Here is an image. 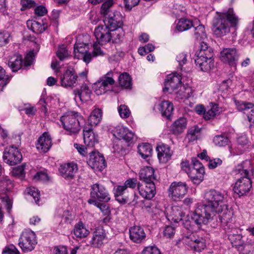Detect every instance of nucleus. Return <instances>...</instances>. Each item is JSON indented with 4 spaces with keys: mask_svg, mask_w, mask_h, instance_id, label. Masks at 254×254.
Returning a JSON list of instances; mask_svg holds the SVG:
<instances>
[{
    "mask_svg": "<svg viewBox=\"0 0 254 254\" xmlns=\"http://www.w3.org/2000/svg\"><path fill=\"white\" fill-rule=\"evenodd\" d=\"M204 199L205 203L199 205L191 216L192 220L198 227L216 219L217 212L221 210L226 204L225 195L213 189L204 192Z\"/></svg>",
    "mask_w": 254,
    "mask_h": 254,
    "instance_id": "obj_1",
    "label": "nucleus"
},
{
    "mask_svg": "<svg viewBox=\"0 0 254 254\" xmlns=\"http://www.w3.org/2000/svg\"><path fill=\"white\" fill-rule=\"evenodd\" d=\"M216 14L213 20L212 30L217 37L228 34L230 28L236 26L238 23V19L231 8L222 12H216Z\"/></svg>",
    "mask_w": 254,
    "mask_h": 254,
    "instance_id": "obj_2",
    "label": "nucleus"
},
{
    "mask_svg": "<svg viewBox=\"0 0 254 254\" xmlns=\"http://www.w3.org/2000/svg\"><path fill=\"white\" fill-rule=\"evenodd\" d=\"M81 115L75 111L66 112L61 117V122L64 128L70 132V134L78 133L81 129V122L83 121Z\"/></svg>",
    "mask_w": 254,
    "mask_h": 254,
    "instance_id": "obj_3",
    "label": "nucleus"
},
{
    "mask_svg": "<svg viewBox=\"0 0 254 254\" xmlns=\"http://www.w3.org/2000/svg\"><path fill=\"white\" fill-rule=\"evenodd\" d=\"M90 198L88 202L91 204H98L97 201L108 202L110 200L108 191L105 187L99 183H96L91 186Z\"/></svg>",
    "mask_w": 254,
    "mask_h": 254,
    "instance_id": "obj_4",
    "label": "nucleus"
},
{
    "mask_svg": "<svg viewBox=\"0 0 254 254\" xmlns=\"http://www.w3.org/2000/svg\"><path fill=\"white\" fill-rule=\"evenodd\" d=\"M36 235L31 230L22 232L19 240V246L24 252H29L34 250L37 244Z\"/></svg>",
    "mask_w": 254,
    "mask_h": 254,
    "instance_id": "obj_5",
    "label": "nucleus"
},
{
    "mask_svg": "<svg viewBox=\"0 0 254 254\" xmlns=\"http://www.w3.org/2000/svg\"><path fill=\"white\" fill-rule=\"evenodd\" d=\"M2 158L5 163L14 166L21 162L22 156L18 148L12 145L5 148Z\"/></svg>",
    "mask_w": 254,
    "mask_h": 254,
    "instance_id": "obj_6",
    "label": "nucleus"
},
{
    "mask_svg": "<svg viewBox=\"0 0 254 254\" xmlns=\"http://www.w3.org/2000/svg\"><path fill=\"white\" fill-rule=\"evenodd\" d=\"M188 188L186 183L174 182L170 186L169 195L174 201H178L184 197L187 192Z\"/></svg>",
    "mask_w": 254,
    "mask_h": 254,
    "instance_id": "obj_7",
    "label": "nucleus"
},
{
    "mask_svg": "<svg viewBox=\"0 0 254 254\" xmlns=\"http://www.w3.org/2000/svg\"><path fill=\"white\" fill-rule=\"evenodd\" d=\"M221 209L219 212H217V214H220L219 217L221 226L224 230H229L231 228L234 227L233 223V212L230 208H228L227 204L225 207L222 208Z\"/></svg>",
    "mask_w": 254,
    "mask_h": 254,
    "instance_id": "obj_8",
    "label": "nucleus"
},
{
    "mask_svg": "<svg viewBox=\"0 0 254 254\" xmlns=\"http://www.w3.org/2000/svg\"><path fill=\"white\" fill-rule=\"evenodd\" d=\"M113 73L108 72L95 84V92L97 95H101L105 93L107 90L109 85H113L115 80L112 78Z\"/></svg>",
    "mask_w": 254,
    "mask_h": 254,
    "instance_id": "obj_9",
    "label": "nucleus"
},
{
    "mask_svg": "<svg viewBox=\"0 0 254 254\" xmlns=\"http://www.w3.org/2000/svg\"><path fill=\"white\" fill-rule=\"evenodd\" d=\"M208 54L206 56H204V54H200V56H195V63L201 70L203 71H208L214 66V62L212 57L213 54Z\"/></svg>",
    "mask_w": 254,
    "mask_h": 254,
    "instance_id": "obj_10",
    "label": "nucleus"
},
{
    "mask_svg": "<svg viewBox=\"0 0 254 254\" xmlns=\"http://www.w3.org/2000/svg\"><path fill=\"white\" fill-rule=\"evenodd\" d=\"M183 241L184 243L188 245L190 248L198 252H201L206 246L205 240L202 237H198L192 234L183 237Z\"/></svg>",
    "mask_w": 254,
    "mask_h": 254,
    "instance_id": "obj_11",
    "label": "nucleus"
},
{
    "mask_svg": "<svg viewBox=\"0 0 254 254\" xmlns=\"http://www.w3.org/2000/svg\"><path fill=\"white\" fill-rule=\"evenodd\" d=\"M87 164L95 171H102L106 167L105 160L98 152L92 151L89 153Z\"/></svg>",
    "mask_w": 254,
    "mask_h": 254,
    "instance_id": "obj_12",
    "label": "nucleus"
},
{
    "mask_svg": "<svg viewBox=\"0 0 254 254\" xmlns=\"http://www.w3.org/2000/svg\"><path fill=\"white\" fill-rule=\"evenodd\" d=\"M94 33L96 41L100 45H105L111 41V29L107 25L96 27Z\"/></svg>",
    "mask_w": 254,
    "mask_h": 254,
    "instance_id": "obj_13",
    "label": "nucleus"
},
{
    "mask_svg": "<svg viewBox=\"0 0 254 254\" xmlns=\"http://www.w3.org/2000/svg\"><path fill=\"white\" fill-rule=\"evenodd\" d=\"M252 188V182L247 177H243L236 182L233 190L239 196L246 195Z\"/></svg>",
    "mask_w": 254,
    "mask_h": 254,
    "instance_id": "obj_14",
    "label": "nucleus"
},
{
    "mask_svg": "<svg viewBox=\"0 0 254 254\" xmlns=\"http://www.w3.org/2000/svg\"><path fill=\"white\" fill-rule=\"evenodd\" d=\"M237 109L239 111L243 112L247 116L248 120L251 123H254V105L250 102H246L242 101H235Z\"/></svg>",
    "mask_w": 254,
    "mask_h": 254,
    "instance_id": "obj_15",
    "label": "nucleus"
},
{
    "mask_svg": "<svg viewBox=\"0 0 254 254\" xmlns=\"http://www.w3.org/2000/svg\"><path fill=\"white\" fill-rule=\"evenodd\" d=\"M77 77L74 70L72 68H68L61 76V85L64 87H74Z\"/></svg>",
    "mask_w": 254,
    "mask_h": 254,
    "instance_id": "obj_16",
    "label": "nucleus"
},
{
    "mask_svg": "<svg viewBox=\"0 0 254 254\" xmlns=\"http://www.w3.org/2000/svg\"><path fill=\"white\" fill-rule=\"evenodd\" d=\"M77 171V165L73 162L63 164L59 168L61 175L67 180L74 179Z\"/></svg>",
    "mask_w": 254,
    "mask_h": 254,
    "instance_id": "obj_17",
    "label": "nucleus"
},
{
    "mask_svg": "<svg viewBox=\"0 0 254 254\" xmlns=\"http://www.w3.org/2000/svg\"><path fill=\"white\" fill-rule=\"evenodd\" d=\"M239 56L237 50L234 48L224 49L220 53L221 60L232 66L236 64Z\"/></svg>",
    "mask_w": 254,
    "mask_h": 254,
    "instance_id": "obj_18",
    "label": "nucleus"
},
{
    "mask_svg": "<svg viewBox=\"0 0 254 254\" xmlns=\"http://www.w3.org/2000/svg\"><path fill=\"white\" fill-rule=\"evenodd\" d=\"M104 18L105 25H107L110 29L121 27L123 25L122 16L118 11L111 12Z\"/></svg>",
    "mask_w": 254,
    "mask_h": 254,
    "instance_id": "obj_19",
    "label": "nucleus"
},
{
    "mask_svg": "<svg viewBox=\"0 0 254 254\" xmlns=\"http://www.w3.org/2000/svg\"><path fill=\"white\" fill-rule=\"evenodd\" d=\"M157 156L159 161L163 163H167L171 158L173 151L170 147L164 143H160L156 147Z\"/></svg>",
    "mask_w": 254,
    "mask_h": 254,
    "instance_id": "obj_20",
    "label": "nucleus"
},
{
    "mask_svg": "<svg viewBox=\"0 0 254 254\" xmlns=\"http://www.w3.org/2000/svg\"><path fill=\"white\" fill-rule=\"evenodd\" d=\"M138 190L140 195L144 198L151 199L156 193L155 183L138 184Z\"/></svg>",
    "mask_w": 254,
    "mask_h": 254,
    "instance_id": "obj_21",
    "label": "nucleus"
},
{
    "mask_svg": "<svg viewBox=\"0 0 254 254\" xmlns=\"http://www.w3.org/2000/svg\"><path fill=\"white\" fill-rule=\"evenodd\" d=\"M181 75L177 73H173L167 76L165 82L163 91H171L182 84Z\"/></svg>",
    "mask_w": 254,
    "mask_h": 254,
    "instance_id": "obj_22",
    "label": "nucleus"
},
{
    "mask_svg": "<svg viewBox=\"0 0 254 254\" xmlns=\"http://www.w3.org/2000/svg\"><path fill=\"white\" fill-rule=\"evenodd\" d=\"M52 145V138L50 134L45 132L38 139L36 147L42 152H47L50 149Z\"/></svg>",
    "mask_w": 254,
    "mask_h": 254,
    "instance_id": "obj_23",
    "label": "nucleus"
},
{
    "mask_svg": "<svg viewBox=\"0 0 254 254\" xmlns=\"http://www.w3.org/2000/svg\"><path fill=\"white\" fill-rule=\"evenodd\" d=\"M84 142L88 147H93L98 142V135L95 134L91 127H84L83 129Z\"/></svg>",
    "mask_w": 254,
    "mask_h": 254,
    "instance_id": "obj_24",
    "label": "nucleus"
},
{
    "mask_svg": "<svg viewBox=\"0 0 254 254\" xmlns=\"http://www.w3.org/2000/svg\"><path fill=\"white\" fill-rule=\"evenodd\" d=\"M154 172L155 170L150 167L142 168L139 173V179L144 183H155L154 181L156 180V178Z\"/></svg>",
    "mask_w": 254,
    "mask_h": 254,
    "instance_id": "obj_25",
    "label": "nucleus"
},
{
    "mask_svg": "<svg viewBox=\"0 0 254 254\" xmlns=\"http://www.w3.org/2000/svg\"><path fill=\"white\" fill-rule=\"evenodd\" d=\"M234 231H236L237 234H234L233 231H228V239L233 246L239 248L240 247L243 246L244 241L242 240V236L241 234V230L235 227L231 228Z\"/></svg>",
    "mask_w": 254,
    "mask_h": 254,
    "instance_id": "obj_26",
    "label": "nucleus"
},
{
    "mask_svg": "<svg viewBox=\"0 0 254 254\" xmlns=\"http://www.w3.org/2000/svg\"><path fill=\"white\" fill-rule=\"evenodd\" d=\"M129 237L133 242L140 243L145 240L146 234L142 228L135 226L130 228Z\"/></svg>",
    "mask_w": 254,
    "mask_h": 254,
    "instance_id": "obj_27",
    "label": "nucleus"
},
{
    "mask_svg": "<svg viewBox=\"0 0 254 254\" xmlns=\"http://www.w3.org/2000/svg\"><path fill=\"white\" fill-rule=\"evenodd\" d=\"M105 237L104 230L102 228H98L93 232L91 244L94 247L99 248L103 245Z\"/></svg>",
    "mask_w": 254,
    "mask_h": 254,
    "instance_id": "obj_28",
    "label": "nucleus"
},
{
    "mask_svg": "<svg viewBox=\"0 0 254 254\" xmlns=\"http://www.w3.org/2000/svg\"><path fill=\"white\" fill-rule=\"evenodd\" d=\"M234 171L236 173L243 175V177H248L250 172L253 171V166L250 160H246L236 166Z\"/></svg>",
    "mask_w": 254,
    "mask_h": 254,
    "instance_id": "obj_29",
    "label": "nucleus"
},
{
    "mask_svg": "<svg viewBox=\"0 0 254 254\" xmlns=\"http://www.w3.org/2000/svg\"><path fill=\"white\" fill-rule=\"evenodd\" d=\"M73 93L75 99L78 97L81 101L86 102L90 99L91 91L86 84H83L80 90L74 89Z\"/></svg>",
    "mask_w": 254,
    "mask_h": 254,
    "instance_id": "obj_30",
    "label": "nucleus"
},
{
    "mask_svg": "<svg viewBox=\"0 0 254 254\" xmlns=\"http://www.w3.org/2000/svg\"><path fill=\"white\" fill-rule=\"evenodd\" d=\"M187 123L186 118H180L172 125L171 131L175 134H179L183 132L187 127Z\"/></svg>",
    "mask_w": 254,
    "mask_h": 254,
    "instance_id": "obj_31",
    "label": "nucleus"
},
{
    "mask_svg": "<svg viewBox=\"0 0 254 254\" xmlns=\"http://www.w3.org/2000/svg\"><path fill=\"white\" fill-rule=\"evenodd\" d=\"M22 64V56L18 54H15L9 58L7 64L12 71L15 72L21 68Z\"/></svg>",
    "mask_w": 254,
    "mask_h": 254,
    "instance_id": "obj_32",
    "label": "nucleus"
},
{
    "mask_svg": "<svg viewBox=\"0 0 254 254\" xmlns=\"http://www.w3.org/2000/svg\"><path fill=\"white\" fill-rule=\"evenodd\" d=\"M159 110L163 117L169 119L174 110L173 104L169 101H163L159 105Z\"/></svg>",
    "mask_w": 254,
    "mask_h": 254,
    "instance_id": "obj_33",
    "label": "nucleus"
},
{
    "mask_svg": "<svg viewBox=\"0 0 254 254\" xmlns=\"http://www.w3.org/2000/svg\"><path fill=\"white\" fill-rule=\"evenodd\" d=\"M126 188L124 185H117L114 189V193L116 200L122 204H125L127 203L129 200L127 197H123L122 195L124 194Z\"/></svg>",
    "mask_w": 254,
    "mask_h": 254,
    "instance_id": "obj_34",
    "label": "nucleus"
},
{
    "mask_svg": "<svg viewBox=\"0 0 254 254\" xmlns=\"http://www.w3.org/2000/svg\"><path fill=\"white\" fill-rule=\"evenodd\" d=\"M27 26L34 33L40 34L44 32L47 27L42 21L39 22L36 20L28 21Z\"/></svg>",
    "mask_w": 254,
    "mask_h": 254,
    "instance_id": "obj_35",
    "label": "nucleus"
},
{
    "mask_svg": "<svg viewBox=\"0 0 254 254\" xmlns=\"http://www.w3.org/2000/svg\"><path fill=\"white\" fill-rule=\"evenodd\" d=\"M184 216V213L182 211L181 208L178 206H173L169 212L168 219L170 221L178 223L182 219Z\"/></svg>",
    "mask_w": 254,
    "mask_h": 254,
    "instance_id": "obj_36",
    "label": "nucleus"
},
{
    "mask_svg": "<svg viewBox=\"0 0 254 254\" xmlns=\"http://www.w3.org/2000/svg\"><path fill=\"white\" fill-rule=\"evenodd\" d=\"M73 234L77 238H83L89 235V231L86 229L82 222L80 221L75 225Z\"/></svg>",
    "mask_w": 254,
    "mask_h": 254,
    "instance_id": "obj_37",
    "label": "nucleus"
},
{
    "mask_svg": "<svg viewBox=\"0 0 254 254\" xmlns=\"http://www.w3.org/2000/svg\"><path fill=\"white\" fill-rule=\"evenodd\" d=\"M208 108V110L204 112V119L205 120H208L213 119L221 111L218 105L214 103H210Z\"/></svg>",
    "mask_w": 254,
    "mask_h": 254,
    "instance_id": "obj_38",
    "label": "nucleus"
},
{
    "mask_svg": "<svg viewBox=\"0 0 254 254\" xmlns=\"http://www.w3.org/2000/svg\"><path fill=\"white\" fill-rule=\"evenodd\" d=\"M204 174V172H202V170L199 172L194 169H191L188 175L194 184L198 185L203 181Z\"/></svg>",
    "mask_w": 254,
    "mask_h": 254,
    "instance_id": "obj_39",
    "label": "nucleus"
},
{
    "mask_svg": "<svg viewBox=\"0 0 254 254\" xmlns=\"http://www.w3.org/2000/svg\"><path fill=\"white\" fill-rule=\"evenodd\" d=\"M102 118V111L99 108L94 109L88 118V122L91 126H96L101 121Z\"/></svg>",
    "mask_w": 254,
    "mask_h": 254,
    "instance_id": "obj_40",
    "label": "nucleus"
},
{
    "mask_svg": "<svg viewBox=\"0 0 254 254\" xmlns=\"http://www.w3.org/2000/svg\"><path fill=\"white\" fill-rule=\"evenodd\" d=\"M124 35L125 32L122 27L111 29V41L113 43L120 42L123 40Z\"/></svg>",
    "mask_w": 254,
    "mask_h": 254,
    "instance_id": "obj_41",
    "label": "nucleus"
},
{
    "mask_svg": "<svg viewBox=\"0 0 254 254\" xmlns=\"http://www.w3.org/2000/svg\"><path fill=\"white\" fill-rule=\"evenodd\" d=\"M189 88H186L182 84L176 87L175 89L172 90L169 92L171 94L176 95V97L179 99H183L188 98L189 96Z\"/></svg>",
    "mask_w": 254,
    "mask_h": 254,
    "instance_id": "obj_42",
    "label": "nucleus"
},
{
    "mask_svg": "<svg viewBox=\"0 0 254 254\" xmlns=\"http://www.w3.org/2000/svg\"><path fill=\"white\" fill-rule=\"evenodd\" d=\"M152 148L149 143H142L138 146V152L144 159H145L151 155Z\"/></svg>",
    "mask_w": 254,
    "mask_h": 254,
    "instance_id": "obj_43",
    "label": "nucleus"
},
{
    "mask_svg": "<svg viewBox=\"0 0 254 254\" xmlns=\"http://www.w3.org/2000/svg\"><path fill=\"white\" fill-rule=\"evenodd\" d=\"M193 26L192 22L188 19L182 18L178 20L177 23L176 29L180 32H183L188 30L191 27Z\"/></svg>",
    "mask_w": 254,
    "mask_h": 254,
    "instance_id": "obj_44",
    "label": "nucleus"
},
{
    "mask_svg": "<svg viewBox=\"0 0 254 254\" xmlns=\"http://www.w3.org/2000/svg\"><path fill=\"white\" fill-rule=\"evenodd\" d=\"M113 4V0H107L102 4L100 13L104 17L108 15H109L111 12L116 11L115 10L112 9V7Z\"/></svg>",
    "mask_w": 254,
    "mask_h": 254,
    "instance_id": "obj_45",
    "label": "nucleus"
},
{
    "mask_svg": "<svg viewBox=\"0 0 254 254\" xmlns=\"http://www.w3.org/2000/svg\"><path fill=\"white\" fill-rule=\"evenodd\" d=\"M120 85L123 88L127 89L131 86V79L129 75L127 72H124L119 77Z\"/></svg>",
    "mask_w": 254,
    "mask_h": 254,
    "instance_id": "obj_46",
    "label": "nucleus"
},
{
    "mask_svg": "<svg viewBox=\"0 0 254 254\" xmlns=\"http://www.w3.org/2000/svg\"><path fill=\"white\" fill-rule=\"evenodd\" d=\"M193 37L196 40H204L206 38L205 28L202 24L194 28Z\"/></svg>",
    "mask_w": 254,
    "mask_h": 254,
    "instance_id": "obj_47",
    "label": "nucleus"
},
{
    "mask_svg": "<svg viewBox=\"0 0 254 254\" xmlns=\"http://www.w3.org/2000/svg\"><path fill=\"white\" fill-rule=\"evenodd\" d=\"M125 133H124L123 137L122 139L127 143V145H130L133 144L136 140V136L134 133L127 128Z\"/></svg>",
    "mask_w": 254,
    "mask_h": 254,
    "instance_id": "obj_48",
    "label": "nucleus"
},
{
    "mask_svg": "<svg viewBox=\"0 0 254 254\" xmlns=\"http://www.w3.org/2000/svg\"><path fill=\"white\" fill-rule=\"evenodd\" d=\"M200 129L197 127H193L190 128L187 134V137L188 138L189 141H193L196 140L198 136L200 134Z\"/></svg>",
    "mask_w": 254,
    "mask_h": 254,
    "instance_id": "obj_49",
    "label": "nucleus"
},
{
    "mask_svg": "<svg viewBox=\"0 0 254 254\" xmlns=\"http://www.w3.org/2000/svg\"><path fill=\"white\" fill-rule=\"evenodd\" d=\"M229 141V138L224 135H217L213 138V142L215 144L219 146H225L228 143Z\"/></svg>",
    "mask_w": 254,
    "mask_h": 254,
    "instance_id": "obj_50",
    "label": "nucleus"
},
{
    "mask_svg": "<svg viewBox=\"0 0 254 254\" xmlns=\"http://www.w3.org/2000/svg\"><path fill=\"white\" fill-rule=\"evenodd\" d=\"M200 44V49L199 51L195 54V56H200V54H202V53L204 54V55H207L208 54L207 52H209L210 54H213L212 49L208 46V44L206 43V42L202 40Z\"/></svg>",
    "mask_w": 254,
    "mask_h": 254,
    "instance_id": "obj_51",
    "label": "nucleus"
},
{
    "mask_svg": "<svg viewBox=\"0 0 254 254\" xmlns=\"http://www.w3.org/2000/svg\"><path fill=\"white\" fill-rule=\"evenodd\" d=\"M26 192L29 195L33 197L35 203L37 204L40 197V192L38 189L31 187L27 189Z\"/></svg>",
    "mask_w": 254,
    "mask_h": 254,
    "instance_id": "obj_52",
    "label": "nucleus"
},
{
    "mask_svg": "<svg viewBox=\"0 0 254 254\" xmlns=\"http://www.w3.org/2000/svg\"><path fill=\"white\" fill-rule=\"evenodd\" d=\"M69 55V53L68 50L64 46L60 47L57 52V56L61 61L68 58Z\"/></svg>",
    "mask_w": 254,
    "mask_h": 254,
    "instance_id": "obj_53",
    "label": "nucleus"
},
{
    "mask_svg": "<svg viewBox=\"0 0 254 254\" xmlns=\"http://www.w3.org/2000/svg\"><path fill=\"white\" fill-rule=\"evenodd\" d=\"M126 127H125L122 126H117L113 130L114 136L116 138L121 140L122 138L123 137L124 133H125L126 131Z\"/></svg>",
    "mask_w": 254,
    "mask_h": 254,
    "instance_id": "obj_54",
    "label": "nucleus"
},
{
    "mask_svg": "<svg viewBox=\"0 0 254 254\" xmlns=\"http://www.w3.org/2000/svg\"><path fill=\"white\" fill-rule=\"evenodd\" d=\"M10 34L8 32H0V46L5 45L10 41Z\"/></svg>",
    "mask_w": 254,
    "mask_h": 254,
    "instance_id": "obj_55",
    "label": "nucleus"
},
{
    "mask_svg": "<svg viewBox=\"0 0 254 254\" xmlns=\"http://www.w3.org/2000/svg\"><path fill=\"white\" fill-rule=\"evenodd\" d=\"M118 112L122 118H127L130 114L129 109L125 105H121L118 108Z\"/></svg>",
    "mask_w": 254,
    "mask_h": 254,
    "instance_id": "obj_56",
    "label": "nucleus"
},
{
    "mask_svg": "<svg viewBox=\"0 0 254 254\" xmlns=\"http://www.w3.org/2000/svg\"><path fill=\"white\" fill-rule=\"evenodd\" d=\"M176 230L175 227L172 226H167L163 231V235L167 238H172L174 236Z\"/></svg>",
    "mask_w": 254,
    "mask_h": 254,
    "instance_id": "obj_57",
    "label": "nucleus"
},
{
    "mask_svg": "<svg viewBox=\"0 0 254 254\" xmlns=\"http://www.w3.org/2000/svg\"><path fill=\"white\" fill-rule=\"evenodd\" d=\"M191 169H194L200 172L202 170V172H204V168L202 164L196 158H192Z\"/></svg>",
    "mask_w": 254,
    "mask_h": 254,
    "instance_id": "obj_58",
    "label": "nucleus"
},
{
    "mask_svg": "<svg viewBox=\"0 0 254 254\" xmlns=\"http://www.w3.org/2000/svg\"><path fill=\"white\" fill-rule=\"evenodd\" d=\"M3 254H20L17 248L13 245L6 247L2 251Z\"/></svg>",
    "mask_w": 254,
    "mask_h": 254,
    "instance_id": "obj_59",
    "label": "nucleus"
},
{
    "mask_svg": "<svg viewBox=\"0 0 254 254\" xmlns=\"http://www.w3.org/2000/svg\"><path fill=\"white\" fill-rule=\"evenodd\" d=\"M24 166L21 165L14 168L11 172L12 175L15 177H22L24 174Z\"/></svg>",
    "mask_w": 254,
    "mask_h": 254,
    "instance_id": "obj_60",
    "label": "nucleus"
},
{
    "mask_svg": "<svg viewBox=\"0 0 254 254\" xmlns=\"http://www.w3.org/2000/svg\"><path fill=\"white\" fill-rule=\"evenodd\" d=\"M21 4L22 5L21 9L24 10L27 8L35 6L36 3L32 0H21Z\"/></svg>",
    "mask_w": 254,
    "mask_h": 254,
    "instance_id": "obj_61",
    "label": "nucleus"
},
{
    "mask_svg": "<svg viewBox=\"0 0 254 254\" xmlns=\"http://www.w3.org/2000/svg\"><path fill=\"white\" fill-rule=\"evenodd\" d=\"M209 163L208 164L209 169H214L217 167L220 166L222 163V161L220 158H215L213 159H208Z\"/></svg>",
    "mask_w": 254,
    "mask_h": 254,
    "instance_id": "obj_62",
    "label": "nucleus"
},
{
    "mask_svg": "<svg viewBox=\"0 0 254 254\" xmlns=\"http://www.w3.org/2000/svg\"><path fill=\"white\" fill-rule=\"evenodd\" d=\"M138 183H137V180L135 179H129L125 181L124 185L127 190V188H135L136 185L138 186Z\"/></svg>",
    "mask_w": 254,
    "mask_h": 254,
    "instance_id": "obj_63",
    "label": "nucleus"
},
{
    "mask_svg": "<svg viewBox=\"0 0 254 254\" xmlns=\"http://www.w3.org/2000/svg\"><path fill=\"white\" fill-rule=\"evenodd\" d=\"M143 254H161L159 250L155 247H147L143 251Z\"/></svg>",
    "mask_w": 254,
    "mask_h": 254,
    "instance_id": "obj_64",
    "label": "nucleus"
}]
</instances>
